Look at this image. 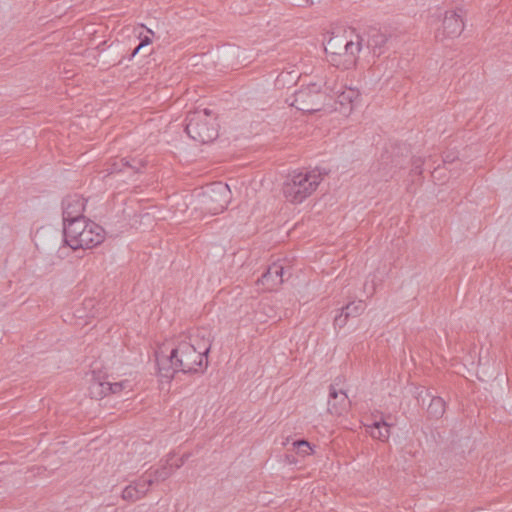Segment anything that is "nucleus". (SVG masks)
<instances>
[{
    "label": "nucleus",
    "instance_id": "nucleus-1",
    "mask_svg": "<svg viewBox=\"0 0 512 512\" xmlns=\"http://www.w3.org/2000/svg\"><path fill=\"white\" fill-rule=\"evenodd\" d=\"M211 349V340L205 330H198L195 335L181 340L170 355L157 353L159 373L172 377L177 371L183 373H196L203 363L207 366V355Z\"/></svg>",
    "mask_w": 512,
    "mask_h": 512
},
{
    "label": "nucleus",
    "instance_id": "nucleus-2",
    "mask_svg": "<svg viewBox=\"0 0 512 512\" xmlns=\"http://www.w3.org/2000/svg\"><path fill=\"white\" fill-rule=\"evenodd\" d=\"M363 42L362 35L354 30L332 34L325 46L326 59L338 69H352L358 62Z\"/></svg>",
    "mask_w": 512,
    "mask_h": 512
},
{
    "label": "nucleus",
    "instance_id": "nucleus-3",
    "mask_svg": "<svg viewBox=\"0 0 512 512\" xmlns=\"http://www.w3.org/2000/svg\"><path fill=\"white\" fill-rule=\"evenodd\" d=\"M63 231L66 245L73 250L96 247L105 239L104 229L86 218L72 221Z\"/></svg>",
    "mask_w": 512,
    "mask_h": 512
},
{
    "label": "nucleus",
    "instance_id": "nucleus-4",
    "mask_svg": "<svg viewBox=\"0 0 512 512\" xmlns=\"http://www.w3.org/2000/svg\"><path fill=\"white\" fill-rule=\"evenodd\" d=\"M322 180L320 172L312 171H294L283 185L284 197L292 203H300L318 187Z\"/></svg>",
    "mask_w": 512,
    "mask_h": 512
},
{
    "label": "nucleus",
    "instance_id": "nucleus-5",
    "mask_svg": "<svg viewBox=\"0 0 512 512\" xmlns=\"http://www.w3.org/2000/svg\"><path fill=\"white\" fill-rule=\"evenodd\" d=\"M231 200V191L228 185L214 182L207 186L195 200V209L207 215H218L223 212Z\"/></svg>",
    "mask_w": 512,
    "mask_h": 512
},
{
    "label": "nucleus",
    "instance_id": "nucleus-6",
    "mask_svg": "<svg viewBox=\"0 0 512 512\" xmlns=\"http://www.w3.org/2000/svg\"><path fill=\"white\" fill-rule=\"evenodd\" d=\"M185 131L195 141L211 142L218 137V130L210 110L194 111L187 117Z\"/></svg>",
    "mask_w": 512,
    "mask_h": 512
},
{
    "label": "nucleus",
    "instance_id": "nucleus-7",
    "mask_svg": "<svg viewBox=\"0 0 512 512\" xmlns=\"http://www.w3.org/2000/svg\"><path fill=\"white\" fill-rule=\"evenodd\" d=\"M328 100L325 91L321 90L316 83L310 84L308 87L300 89L294 94L293 101L290 105L300 111L312 113L320 111L324 108Z\"/></svg>",
    "mask_w": 512,
    "mask_h": 512
},
{
    "label": "nucleus",
    "instance_id": "nucleus-8",
    "mask_svg": "<svg viewBox=\"0 0 512 512\" xmlns=\"http://www.w3.org/2000/svg\"><path fill=\"white\" fill-rule=\"evenodd\" d=\"M464 29L465 22L459 10H449L444 13L442 23L435 33V38L440 42L456 39Z\"/></svg>",
    "mask_w": 512,
    "mask_h": 512
},
{
    "label": "nucleus",
    "instance_id": "nucleus-9",
    "mask_svg": "<svg viewBox=\"0 0 512 512\" xmlns=\"http://www.w3.org/2000/svg\"><path fill=\"white\" fill-rule=\"evenodd\" d=\"M351 401L343 389H337L334 385L329 388L327 411L331 415L341 416L348 412Z\"/></svg>",
    "mask_w": 512,
    "mask_h": 512
},
{
    "label": "nucleus",
    "instance_id": "nucleus-10",
    "mask_svg": "<svg viewBox=\"0 0 512 512\" xmlns=\"http://www.w3.org/2000/svg\"><path fill=\"white\" fill-rule=\"evenodd\" d=\"M62 218L64 222V227L67 223H71L72 221H76L79 219H85L83 217V212L85 210V199L79 195H72L66 197L62 201Z\"/></svg>",
    "mask_w": 512,
    "mask_h": 512
},
{
    "label": "nucleus",
    "instance_id": "nucleus-11",
    "mask_svg": "<svg viewBox=\"0 0 512 512\" xmlns=\"http://www.w3.org/2000/svg\"><path fill=\"white\" fill-rule=\"evenodd\" d=\"M283 271L284 268L280 262H273L266 272L263 273L261 278L257 280V284L262 285L264 290H274L281 286L283 282Z\"/></svg>",
    "mask_w": 512,
    "mask_h": 512
},
{
    "label": "nucleus",
    "instance_id": "nucleus-12",
    "mask_svg": "<svg viewBox=\"0 0 512 512\" xmlns=\"http://www.w3.org/2000/svg\"><path fill=\"white\" fill-rule=\"evenodd\" d=\"M359 100L360 92L357 89L344 88L337 93L335 110L340 111L344 115H349Z\"/></svg>",
    "mask_w": 512,
    "mask_h": 512
},
{
    "label": "nucleus",
    "instance_id": "nucleus-13",
    "mask_svg": "<svg viewBox=\"0 0 512 512\" xmlns=\"http://www.w3.org/2000/svg\"><path fill=\"white\" fill-rule=\"evenodd\" d=\"M153 483L152 479L142 476L138 481L126 486L122 491V498L125 501L136 502L149 491V486Z\"/></svg>",
    "mask_w": 512,
    "mask_h": 512
},
{
    "label": "nucleus",
    "instance_id": "nucleus-14",
    "mask_svg": "<svg viewBox=\"0 0 512 512\" xmlns=\"http://www.w3.org/2000/svg\"><path fill=\"white\" fill-rule=\"evenodd\" d=\"M189 455L187 454H184L180 460L176 463H173L171 461V458H169L164 465H162L161 467H159L153 474V477H150L151 480L154 482H163L165 481V479H167L168 477H170L173 472L181 467L182 465L185 464L187 458H188Z\"/></svg>",
    "mask_w": 512,
    "mask_h": 512
},
{
    "label": "nucleus",
    "instance_id": "nucleus-15",
    "mask_svg": "<svg viewBox=\"0 0 512 512\" xmlns=\"http://www.w3.org/2000/svg\"><path fill=\"white\" fill-rule=\"evenodd\" d=\"M390 426L391 424H388V422L384 420L375 421L372 424L366 425L370 436L382 442L388 441L390 436Z\"/></svg>",
    "mask_w": 512,
    "mask_h": 512
},
{
    "label": "nucleus",
    "instance_id": "nucleus-16",
    "mask_svg": "<svg viewBox=\"0 0 512 512\" xmlns=\"http://www.w3.org/2000/svg\"><path fill=\"white\" fill-rule=\"evenodd\" d=\"M108 382H105L100 376L93 374L88 387L91 397L101 399L108 394Z\"/></svg>",
    "mask_w": 512,
    "mask_h": 512
},
{
    "label": "nucleus",
    "instance_id": "nucleus-17",
    "mask_svg": "<svg viewBox=\"0 0 512 512\" xmlns=\"http://www.w3.org/2000/svg\"><path fill=\"white\" fill-rule=\"evenodd\" d=\"M388 42L387 34L379 30H370L367 37V46L373 51L374 54L379 55L382 49Z\"/></svg>",
    "mask_w": 512,
    "mask_h": 512
},
{
    "label": "nucleus",
    "instance_id": "nucleus-18",
    "mask_svg": "<svg viewBox=\"0 0 512 512\" xmlns=\"http://www.w3.org/2000/svg\"><path fill=\"white\" fill-rule=\"evenodd\" d=\"M446 411V404L441 397H432L427 412L430 417L438 419L443 416Z\"/></svg>",
    "mask_w": 512,
    "mask_h": 512
},
{
    "label": "nucleus",
    "instance_id": "nucleus-19",
    "mask_svg": "<svg viewBox=\"0 0 512 512\" xmlns=\"http://www.w3.org/2000/svg\"><path fill=\"white\" fill-rule=\"evenodd\" d=\"M344 313L346 314V317H355L360 315L363 310L365 309V305L362 300H358L357 302H352L345 306Z\"/></svg>",
    "mask_w": 512,
    "mask_h": 512
},
{
    "label": "nucleus",
    "instance_id": "nucleus-20",
    "mask_svg": "<svg viewBox=\"0 0 512 512\" xmlns=\"http://www.w3.org/2000/svg\"><path fill=\"white\" fill-rule=\"evenodd\" d=\"M293 446L301 456H306L311 453V447L309 442L300 440L293 443Z\"/></svg>",
    "mask_w": 512,
    "mask_h": 512
},
{
    "label": "nucleus",
    "instance_id": "nucleus-21",
    "mask_svg": "<svg viewBox=\"0 0 512 512\" xmlns=\"http://www.w3.org/2000/svg\"><path fill=\"white\" fill-rule=\"evenodd\" d=\"M128 382L109 383L108 394H117L127 386Z\"/></svg>",
    "mask_w": 512,
    "mask_h": 512
},
{
    "label": "nucleus",
    "instance_id": "nucleus-22",
    "mask_svg": "<svg viewBox=\"0 0 512 512\" xmlns=\"http://www.w3.org/2000/svg\"><path fill=\"white\" fill-rule=\"evenodd\" d=\"M96 304H97V300L94 299V298H88V299L84 300L83 305L85 306V308L89 309V311H88L86 316H88V317L95 316V314L93 312V309L95 308Z\"/></svg>",
    "mask_w": 512,
    "mask_h": 512
},
{
    "label": "nucleus",
    "instance_id": "nucleus-23",
    "mask_svg": "<svg viewBox=\"0 0 512 512\" xmlns=\"http://www.w3.org/2000/svg\"><path fill=\"white\" fill-rule=\"evenodd\" d=\"M348 317H346V314L344 313V309H342V313L339 314L334 318V325L338 327H344L347 323Z\"/></svg>",
    "mask_w": 512,
    "mask_h": 512
},
{
    "label": "nucleus",
    "instance_id": "nucleus-24",
    "mask_svg": "<svg viewBox=\"0 0 512 512\" xmlns=\"http://www.w3.org/2000/svg\"><path fill=\"white\" fill-rule=\"evenodd\" d=\"M151 39L149 36H143L141 39H140V44L138 45L137 48L134 49V51L132 52V55H136L137 53L140 52V49H142V47L146 46V45H149L151 43Z\"/></svg>",
    "mask_w": 512,
    "mask_h": 512
},
{
    "label": "nucleus",
    "instance_id": "nucleus-25",
    "mask_svg": "<svg viewBox=\"0 0 512 512\" xmlns=\"http://www.w3.org/2000/svg\"><path fill=\"white\" fill-rule=\"evenodd\" d=\"M121 163H122V167H130V168L134 169L135 171H139L140 167H143V165H144V163L142 161H140L139 165L135 166V164L131 163L130 161H128L126 159H122Z\"/></svg>",
    "mask_w": 512,
    "mask_h": 512
},
{
    "label": "nucleus",
    "instance_id": "nucleus-26",
    "mask_svg": "<svg viewBox=\"0 0 512 512\" xmlns=\"http://www.w3.org/2000/svg\"><path fill=\"white\" fill-rule=\"evenodd\" d=\"M148 33L154 34V32L152 30H150V29H148Z\"/></svg>",
    "mask_w": 512,
    "mask_h": 512
},
{
    "label": "nucleus",
    "instance_id": "nucleus-27",
    "mask_svg": "<svg viewBox=\"0 0 512 512\" xmlns=\"http://www.w3.org/2000/svg\"><path fill=\"white\" fill-rule=\"evenodd\" d=\"M308 2H310L311 4L313 3L312 1L308 0Z\"/></svg>",
    "mask_w": 512,
    "mask_h": 512
}]
</instances>
